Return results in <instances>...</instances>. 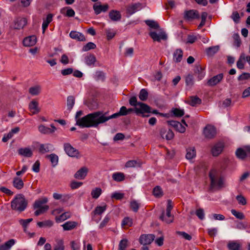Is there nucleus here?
Listing matches in <instances>:
<instances>
[{
  "label": "nucleus",
  "mask_w": 250,
  "mask_h": 250,
  "mask_svg": "<svg viewBox=\"0 0 250 250\" xmlns=\"http://www.w3.org/2000/svg\"><path fill=\"white\" fill-rule=\"evenodd\" d=\"M63 148L65 153L70 157H75L79 155V151L78 149L73 147L70 144L66 143L63 144Z\"/></svg>",
  "instance_id": "7"
},
{
  "label": "nucleus",
  "mask_w": 250,
  "mask_h": 250,
  "mask_svg": "<svg viewBox=\"0 0 250 250\" xmlns=\"http://www.w3.org/2000/svg\"><path fill=\"white\" fill-rule=\"evenodd\" d=\"M195 214L201 220H203L205 218L204 210L203 208H200L197 209L195 212Z\"/></svg>",
  "instance_id": "64"
},
{
  "label": "nucleus",
  "mask_w": 250,
  "mask_h": 250,
  "mask_svg": "<svg viewBox=\"0 0 250 250\" xmlns=\"http://www.w3.org/2000/svg\"><path fill=\"white\" fill-rule=\"evenodd\" d=\"M210 188L220 189L224 186L223 178L216 169H211L209 172Z\"/></svg>",
  "instance_id": "3"
},
{
  "label": "nucleus",
  "mask_w": 250,
  "mask_h": 250,
  "mask_svg": "<svg viewBox=\"0 0 250 250\" xmlns=\"http://www.w3.org/2000/svg\"><path fill=\"white\" fill-rule=\"evenodd\" d=\"M204 134L206 138L212 139L216 134V129L212 125H208L204 128Z\"/></svg>",
  "instance_id": "9"
},
{
  "label": "nucleus",
  "mask_w": 250,
  "mask_h": 250,
  "mask_svg": "<svg viewBox=\"0 0 250 250\" xmlns=\"http://www.w3.org/2000/svg\"><path fill=\"white\" fill-rule=\"evenodd\" d=\"M53 222L50 220H48L43 222H38L37 223V225L40 228L43 227H50L53 225Z\"/></svg>",
  "instance_id": "52"
},
{
  "label": "nucleus",
  "mask_w": 250,
  "mask_h": 250,
  "mask_svg": "<svg viewBox=\"0 0 250 250\" xmlns=\"http://www.w3.org/2000/svg\"><path fill=\"white\" fill-rule=\"evenodd\" d=\"M71 216L70 213L66 212L59 216H56L55 219L57 222H60L69 218Z\"/></svg>",
  "instance_id": "40"
},
{
  "label": "nucleus",
  "mask_w": 250,
  "mask_h": 250,
  "mask_svg": "<svg viewBox=\"0 0 250 250\" xmlns=\"http://www.w3.org/2000/svg\"><path fill=\"white\" fill-rule=\"evenodd\" d=\"M38 208V209L34 212L35 215L36 216H38L46 211L49 209V206L48 205H44L43 206V207Z\"/></svg>",
  "instance_id": "54"
},
{
  "label": "nucleus",
  "mask_w": 250,
  "mask_h": 250,
  "mask_svg": "<svg viewBox=\"0 0 250 250\" xmlns=\"http://www.w3.org/2000/svg\"><path fill=\"white\" fill-rule=\"evenodd\" d=\"M105 122L110 119L117 118L121 116H125L127 115V110L125 106H123L120 108L119 112L114 113L111 115H108V112H104Z\"/></svg>",
  "instance_id": "5"
},
{
  "label": "nucleus",
  "mask_w": 250,
  "mask_h": 250,
  "mask_svg": "<svg viewBox=\"0 0 250 250\" xmlns=\"http://www.w3.org/2000/svg\"><path fill=\"white\" fill-rule=\"evenodd\" d=\"M69 36L71 38L78 41L83 42L86 40L84 36L82 33L75 31H71Z\"/></svg>",
  "instance_id": "24"
},
{
  "label": "nucleus",
  "mask_w": 250,
  "mask_h": 250,
  "mask_svg": "<svg viewBox=\"0 0 250 250\" xmlns=\"http://www.w3.org/2000/svg\"><path fill=\"white\" fill-rule=\"evenodd\" d=\"M224 145L221 143H218L214 145L211 149V153L213 156H218L223 151Z\"/></svg>",
  "instance_id": "19"
},
{
  "label": "nucleus",
  "mask_w": 250,
  "mask_h": 250,
  "mask_svg": "<svg viewBox=\"0 0 250 250\" xmlns=\"http://www.w3.org/2000/svg\"><path fill=\"white\" fill-rule=\"evenodd\" d=\"M228 247L229 250H239L240 245L236 242H231L228 243Z\"/></svg>",
  "instance_id": "50"
},
{
  "label": "nucleus",
  "mask_w": 250,
  "mask_h": 250,
  "mask_svg": "<svg viewBox=\"0 0 250 250\" xmlns=\"http://www.w3.org/2000/svg\"><path fill=\"white\" fill-rule=\"evenodd\" d=\"M41 91V86L36 85L35 86L31 87L29 89V92L32 95H38Z\"/></svg>",
  "instance_id": "43"
},
{
  "label": "nucleus",
  "mask_w": 250,
  "mask_h": 250,
  "mask_svg": "<svg viewBox=\"0 0 250 250\" xmlns=\"http://www.w3.org/2000/svg\"><path fill=\"white\" fill-rule=\"evenodd\" d=\"M128 241L126 239H122L119 243V250H125L127 246Z\"/></svg>",
  "instance_id": "62"
},
{
  "label": "nucleus",
  "mask_w": 250,
  "mask_h": 250,
  "mask_svg": "<svg viewBox=\"0 0 250 250\" xmlns=\"http://www.w3.org/2000/svg\"><path fill=\"white\" fill-rule=\"evenodd\" d=\"M139 107L135 106V108H130L127 109V114H129L132 111H134V112L137 115H139L140 113H143L144 112H149L150 111V109H151L150 106L144 103H140L139 104Z\"/></svg>",
  "instance_id": "4"
},
{
  "label": "nucleus",
  "mask_w": 250,
  "mask_h": 250,
  "mask_svg": "<svg viewBox=\"0 0 250 250\" xmlns=\"http://www.w3.org/2000/svg\"><path fill=\"white\" fill-rule=\"evenodd\" d=\"M27 23V20L25 18H18L14 21V28L21 29L23 28Z\"/></svg>",
  "instance_id": "15"
},
{
  "label": "nucleus",
  "mask_w": 250,
  "mask_h": 250,
  "mask_svg": "<svg viewBox=\"0 0 250 250\" xmlns=\"http://www.w3.org/2000/svg\"><path fill=\"white\" fill-rule=\"evenodd\" d=\"M246 55L244 53H241L239 60L237 62V67L240 69L244 68V63L246 61Z\"/></svg>",
  "instance_id": "38"
},
{
  "label": "nucleus",
  "mask_w": 250,
  "mask_h": 250,
  "mask_svg": "<svg viewBox=\"0 0 250 250\" xmlns=\"http://www.w3.org/2000/svg\"><path fill=\"white\" fill-rule=\"evenodd\" d=\"M15 243V240L11 239L4 244L0 245V250H10Z\"/></svg>",
  "instance_id": "33"
},
{
  "label": "nucleus",
  "mask_w": 250,
  "mask_h": 250,
  "mask_svg": "<svg viewBox=\"0 0 250 250\" xmlns=\"http://www.w3.org/2000/svg\"><path fill=\"white\" fill-rule=\"evenodd\" d=\"M153 194L154 196L157 198L161 197L163 196V191L160 186L155 187L153 190Z\"/></svg>",
  "instance_id": "48"
},
{
  "label": "nucleus",
  "mask_w": 250,
  "mask_h": 250,
  "mask_svg": "<svg viewBox=\"0 0 250 250\" xmlns=\"http://www.w3.org/2000/svg\"><path fill=\"white\" fill-rule=\"evenodd\" d=\"M132 225V220L129 217H125L122 223V226L131 227Z\"/></svg>",
  "instance_id": "59"
},
{
  "label": "nucleus",
  "mask_w": 250,
  "mask_h": 250,
  "mask_svg": "<svg viewBox=\"0 0 250 250\" xmlns=\"http://www.w3.org/2000/svg\"><path fill=\"white\" fill-rule=\"evenodd\" d=\"M33 221L32 218H29L28 219H20L19 222V223L22 226L24 231H26V229L29 223Z\"/></svg>",
  "instance_id": "47"
},
{
  "label": "nucleus",
  "mask_w": 250,
  "mask_h": 250,
  "mask_svg": "<svg viewBox=\"0 0 250 250\" xmlns=\"http://www.w3.org/2000/svg\"><path fill=\"white\" fill-rule=\"evenodd\" d=\"M110 19L113 21H120L122 18V15L120 11L116 10H112L108 14Z\"/></svg>",
  "instance_id": "18"
},
{
  "label": "nucleus",
  "mask_w": 250,
  "mask_h": 250,
  "mask_svg": "<svg viewBox=\"0 0 250 250\" xmlns=\"http://www.w3.org/2000/svg\"><path fill=\"white\" fill-rule=\"evenodd\" d=\"M148 96V93L146 89H142L139 93V98L142 101H146Z\"/></svg>",
  "instance_id": "44"
},
{
  "label": "nucleus",
  "mask_w": 250,
  "mask_h": 250,
  "mask_svg": "<svg viewBox=\"0 0 250 250\" xmlns=\"http://www.w3.org/2000/svg\"><path fill=\"white\" fill-rule=\"evenodd\" d=\"M168 125L173 127L176 130L180 132L184 133L186 131V127L181 123L176 121H167Z\"/></svg>",
  "instance_id": "12"
},
{
  "label": "nucleus",
  "mask_w": 250,
  "mask_h": 250,
  "mask_svg": "<svg viewBox=\"0 0 250 250\" xmlns=\"http://www.w3.org/2000/svg\"><path fill=\"white\" fill-rule=\"evenodd\" d=\"M200 15L196 10H186L184 12L183 18L186 21H192L195 19H199Z\"/></svg>",
  "instance_id": "6"
},
{
  "label": "nucleus",
  "mask_w": 250,
  "mask_h": 250,
  "mask_svg": "<svg viewBox=\"0 0 250 250\" xmlns=\"http://www.w3.org/2000/svg\"><path fill=\"white\" fill-rule=\"evenodd\" d=\"M219 50V46L216 45L209 47L206 49V52L208 56H213Z\"/></svg>",
  "instance_id": "39"
},
{
  "label": "nucleus",
  "mask_w": 250,
  "mask_h": 250,
  "mask_svg": "<svg viewBox=\"0 0 250 250\" xmlns=\"http://www.w3.org/2000/svg\"><path fill=\"white\" fill-rule=\"evenodd\" d=\"M93 8L95 13L96 15H98L102 12H105L109 9V5L106 3L104 5L99 4V3H96L94 4Z\"/></svg>",
  "instance_id": "14"
},
{
  "label": "nucleus",
  "mask_w": 250,
  "mask_h": 250,
  "mask_svg": "<svg viewBox=\"0 0 250 250\" xmlns=\"http://www.w3.org/2000/svg\"><path fill=\"white\" fill-rule=\"evenodd\" d=\"M154 238L155 235L154 234H143L140 237L139 242L143 245H147L151 244Z\"/></svg>",
  "instance_id": "10"
},
{
  "label": "nucleus",
  "mask_w": 250,
  "mask_h": 250,
  "mask_svg": "<svg viewBox=\"0 0 250 250\" xmlns=\"http://www.w3.org/2000/svg\"><path fill=\"white\" fill-rule=\"evenodd\" d=\"M174 115L177 117H180L184 115V110L179 108H174L172 110Z\"/></svg>",
  "instance_id": "61"
},
{
  "label": "nucleus",
  "mask_w": 250,
  "mask_h": 250,
  "mask_svg": "<svg viewBox=\"0 0 250 250\" xmlns=\"http://www.w3.org/2000/svg\"><path fill=\"white\" fill-rule=\"evenodd\" d=\"M223 77V74L220 73L208 80L207 84L209 86H214L222 80Z\"/></svg>",
  "instance_id": "11"
},
{
  "label": "nucleus",
  "mask_w": 250,
  "mask_h": 250,
  "mask_svg": "<svg viewBox=\"0 0 250 250\" xmlns=\"http://www.w3.org/2000/svg\"><path fill=\"white\" fill-rule=\"evenodd\" d=\"M29 109L32 114H36L40 112L38 102L33 100L29 104Z\"/></svg>",
  "instance_id": "22"
},
{
  "label": "nucleus",
  "mask_w": 250,
  "mask_h": 250,
  "mask_svg": "<svg viewBox=\"0 0 250 250\" xmlns=\"http://www.w3.org/2000/svg\"><path fill=\"white\" fill-rule=\"evenodd\" d=\"M106 208V205H104V206H98L95 208L94 211L92 212V213L94 215H101L102 214L105 210Z\"/></svg>",
  "instance_id": "45"
},
{
  "label": "nucleus",
  "mask_w": 250,
  "mask_h": 250,
  "mask_svg": "<svg viewBox=\"0 0 250 250\" xmlns=\"http://www.w3.org/2000/svg\"><path fill=\"white\" fill-rule=\"evenodd\" d=\"M75 104V98L73 96H69L67 99V106L69 110H71Z\"/></svg>",
  "instance_id": "46"
},
{
  "label": "nucleus",
  "mask_w": 250,
  "mask_h": 250,
  "mask_svg": "<svg viewBox=\"0 0 250 250\" xmlns=\"http://www.w3.org/2000/svg\"><path fill=\"white\" fill-rule=\"evenodd\" d=\"M183 52L181 49H177L173 53V61L174 62H180L183 58Z\"/></svg>",
  "instance_id": "30"
},
{
  "label": "nucleus",
  "mask_w": 250,
  "mask_h": 250,
  "mask_svg": "<svg viewBox=\"0 0 250 250\" xmlns=\"http://www.w3.org/2000/svg\"><path fill=\"white\" fill-rule=\"evenodd\" d=\"M48 202L47 197H43L36 200L33 205L34 208H40L43 207V204L46 203Z\"/></svg>",
  "instance_id": "36"
},
{
  "label": "nucleus",
  "mask_w": 250,
  "mask_h": 250,
  "mask_svg": "<svg viewBox=\"0 0 250 250\" xmlns=\"http://www.w3.org/2000/svg\"><path fill=\"white\" fill-rule=\"evenodd\" d=\"M105 123L103 111H96L79 118L76 120V125L81 127H97L100 124Z\"/></svg>",
  "instance_id": "1"
},
{
  "label": "nucleus",
  "mask_w": 250,
  "mask_h": 250,
  "mask_svg": "<svg viewBox=\"0 0 250 250\" xmlns=\"http://www.w3.org/2000/svg\"><path fill=\"white\" fill-rule=\"evenodd\" d=\"M52 146L50 144H41L39 146V151L42 154H44L51 150Z\"/></svg>",
  "instance_id": "35"
},
{
  "label": "nucleus",
  "mask_w": 250,
  "mask_h": 250,
  "mask_svg": "<svg viewBox=\"0 0 250 250\" xmlns=\"http://www.w3.org/2000/svg\"><path fill=\"white\" fill-rule=\"evenodd\" d=\"M146 23L152 28L158 29L159 28L158 23L154 21L147 20L146 21Z\"/></svg>",
  "instance_id": "57"
},
{
  "label": "nucleus",
  "mask_w": 250,
  "mask_h": 250,
  "mask_svg": "<svg viewBox=\"0 0 250 250\" xmlns=\"http://www.w3.org/2000/svg\"><path fill=\"white\" fill-rule=\"evenodd\" d=\"M186 85L189 86L190 88L193 86L194 84V81L193 77L191 75L188 74L186 77Z\"/></svg>",
  "instance_id": "56"
},
{
  "label": "nucleus",
  "mask_w": 250,
  "mask_h": 250,
  "mask_svg": "<svg viewBox=\"0 0 250 250\" xmlns=\"http://www.w3.org/2000/svg\"><path fill=\"white\" fill-rule=\"evenodd\" d=\"M53 18V15L49 14L47 15L46 18L43 19V23L42 24V33L44 34L45 30L47 28L49 24L52 21Z\"/></svg>",
  "instance_id": "31"
},
{
  "label": "nucleus",
  "mask_w": 250,
  "mask_h": 250,
  "mask_svg": "<svg viewBox=\"0 0 250 250\" xmlns=\"http://www.w3.org/2000/svg\"><path fill=\"white\" fill-rule=\"evenodd\" d=\"M160 219L166 223L169 224L173 222L174 216L171 214V212L170 211H167L166 215L164 211H163L162 215L160 216Z\"/></svg>",
  "instance_id": "25"
},
{
  "label": "nucleus",
  "mask_w": 250,
  "mask_h": 250,
  "mask_svg": "<svg viewBox=\"0 0 250 250\" xmlns=\"http://www.w3.org/2000/svg\"><path fill=\"white\" fill-rule=\"evenodd\" d=\"M78 223L75 221H67L62 226L64 230H71L75 229L77 226Z\"/></svg>",
  "instance_id": "28"
},
{
  "label": "nucleus",
  "mask_w": 250,
  "mask_h": 250,
  "mask_svg": "<svg viewBox=\"0 0 250 250\" xmlns=\"http://www.w3.org/2000/svg\"><path fill=\"white\" fill-rule=\"evenodd\" d=\"M186 158L188 160H191L195 157L196 153L194 147H189L186 149Z\"/></svg>",
  "instance_id": "32"
},
{
  "label": "nucleus",
  "mask_w": 250,
  "mask_h": 250,
  "mask_svg": "<svg viewBox=\"0 0 250 250\" xmlns=\"http://www.w3.org/2000/svg\"><path fill=\"white\" fill-rule=\"evenodd\" d=\"M19 155L25 157H31L33 155V152L28 147L21 148L18 150Z\"/></svg>",
  "instance_id": "26"
},
{
  "label": "nucleus",
  "mask_w": 250,
  "mask_h": 250,
  "mask_svg": "<svg viewBox=\"0 0 250 250\" xmlns=\"http://www.w3.org/2000/svg\"><path fill=\"white\" fill-rule=\"evenodd\" d=\"M143 8L142 4L140 2L132 3L126 6V13L131 15L141 10Z\"/></svg>",
  "instance_id": "8"
},
{
  "label": "nucleus",
  "mask_w": 250,
  "mask_h": 250,
  "mask_svg": "<svg viewBox=\"0 0 250 250\" xmlns=\"http://www.w3.org/2000/svg\"><path fill=\"white\" fill-rule=\"evenodd\" d=\"M105 74L102 71H98L96 72V79L98 81H104L105 80Z\"/></svg>",
  "instance_id": "60"
},
{
  "label": "nucleus",
  "mask_w": 250,
  "mask_h": 250,
  "mask_svg": "<svg viewBox=\"0 0 250 250\" xmlns=\"http://www.w3.org/2000/svg\"><path fill=\"white\" fill-rule=\"evenodd\" d=\"M112 178L115 181L121 182L125 180V176L123 173L116 172L113 174Z\"/></svg>",
  "instance_id": "41"
},
{
  "label": "nucleus",
  "mask_w": 250,
  "mask_h": 250,
  "mask_svg": "<svg viewBox=\"0 0 250 250\" xmlns=\"http://www.w3.org/2000/svg\"><path fill=\"white\" fill-rule=\"evenodd\" d=\"M160 133L163 139L166 138L167 140L172 139L174 136V133L171 129L167 130L165 128L161 129Z\"/></svg>",
  "instance_id": "16"
},
{
  "label": "nucleus",
  "mask_w": 250,
  "mask_h": 250,
  "mask_svg": "<svg viewBox=\"0 0 250 250\" xmlns=\"http://www.w3.org/2000/svg\"><path fill=\"white\" fill-rule=\"evenodd\" d=\"M88 172V168L86 167L81 168L74 174V177L77 179H83L86 176Z\"/></svg>",
  "instance_id": "21"
},
{
  "label": "nucleus",
  "mask_w": 250,
  "mask_h": 250,
  "mask_svg": "<svg viewBox=\"0 0 250 250\" xmlns=\"http://www.w3.org/2000/svg\"><path fill=\"white\" fill-rule=\"evenodd\" d=\"M190 100L187 102V103L192 106H195L197 104H200L202 103V100L197 96H190Z\"/></svg>",
  "instance_id": "37"
},
{
  "label": "nucleus",
  "mask_w": 250,
  "mask_h": 250,
  "mask_svg": "<svg viewBox=\"0 0 250 250\" xmlns=\"http://www.w3.org/2000/svg\"><path fill=\"white\" fill-rule=\"evenodd\" d=\"M231 212L237 219L240 220L245 219V215L242 212L237 211L235 209H232L231 210Z\"/></svg>",
  "instance_id": "53"
},
{
  "label": "nucleus",
  "mask_w": 250,
  "mask_h": 250,
  "mask_svg": "<svg viewBox=\"0 0 250 250\" xmlns=\"http://www.w3.org/2000/svg\"><path fill=\"white\" fill-rule=\"evenodd\" d=\"M46 158L49 159L53 167L56 166L58 162V156L55 154L52 153L46 156Z\"/></svg>",
  "instance_id": "42"
},
{
  "label": "nucleus",
  "mask_w": 250,
  "mask_h": 250,
  "mask_svg": "<svg viewBox=\"0 0 250 250\" xmlns=\"http://www.w3.org/2000/svg\"><path fill=\"white\" fill-rule=\"evenodd\" d=\"M236 157L241 160H245L247 157V154L244 146L243 147L238 148L235 151Z\"/></svg>",
  "instance_id": "23"
},
{
  "label": "nucleus",
  "mask_w": 250,
  "mask_h": 250,
  "mask_svg": "<svg viewBox=\"0 0 250 250\" xmlns=\"http://www.w3.org/2000/svg\"><path fill=\"white\" fill-rule=\"evenodd\" d=\"M27 201L22 194H17L11 202V207L13 210L21 212L27 206Z\"/></svg>",
  "instance_id": "2"
},
{
  "label": "nucleus",
  "mask_w": 250,
  "mask_h": 250,
  "mask_svg": "<svg viewBox=\"0 0 250 250\" xmlns=\"http://www.w3.org/2000/svg\"><path fill=\"white\" fill-rule=\"evenodd\" d=\"M51 128L44 126V125H39L38 128L39 131L42 134H50L54 133L56 130V127L53 124L50 125Z\"/></svg>",
  "instance_id": "17"
},
{
  "label": "nucleus",
  "mask_w": 250,
  "mask_h": 250,
  "mask_svg": "<svg viewBox=\"0 0 250 250\" xmlns=\"http://www.w3.org/2000/svg\"><path fill=\"white\" fill-rule=\"evenodd\" d=\"M140 166L141 164L136 160H129L127 161L125 165L126 167H133Z\"/></svg>",
  "instance_id": "49"
},
{
  "label": "nucleus",
  "mask_w": 250,
  "mask_h": 250,
  "mask_svg": "<svg viewBox=\"0 0 250 250\" xmlns=\"http://www.w3.org/2000/svg\"><path fill=\"white\" fill-rule=\"evenodd\" d=\"M84 61L87 65H94L96 62V58L94 55L90 54L85 57Z\"/></svg>",
  "instance_id": "34"
},
{
  "label": "nucleus",
  "mask_w": 250,
  "mask_h": 250,
  "mask_svg": "<svg viewBox=\"0 0 250 250\" xmlns=\"http://www.w3.org/2000/svg\"><path fill=\"white\" fill-rule=\"evenodd\" d=\"M13 185L16 188L18 189H21L24 186V183L21 178L16 177L13 179Z\"/></svg>",
  "instance_id": "29"
},
{
  "label": "nucleus",
  "mask_w": 250,
  "mask_h": 250,
  "mask_svg": "<svg viewBox=\"0 0 250 250\" xmlns=\"http://www.w3.org/2000/svg\"><path fill=\"white\" fill-rule=\"evenodd\" d=\"M236 199L239 204L243 206L247 204L246 199L244 196L242 195H238L236 196Z\"/></svg>",
  "instance_id": "63"
},
{
  "label": "nucleus",
  "mask_w": 250,
  "mask_h": 250,
  "mask_svg": "<svg viewBox=\"0 0 250 250\" xmlns=\"http://www.w3.org/2000/svg\"><path fill=\"white\" fill-rule=\"evenodd\" d=\"M102 193V189L100 188H96L93 189L91 194L93 198L97 199Z\"/></svg>",
  "instance_id": "51"
},
{
  "label": "nucleus",
  "mask_w": 250,
  "mask_h": 250,
  "mask_svg": "<svg viewBox=\"0 0 250 250\" xmlns=\"http://www.w3.org/2000/svg\"><path fill=\"white\" fill-rule=\"evenodd\" d=\"M37 42V38L33 35L24 38L23 41V44L25 46H32L34 45Z\"/></svg>",
  "instance_id": "20"
},
{
  "label": "nucleus",
  "mask_w": 250,
  "mask_h": 250,
  "mask_svg": "<svg viewBox=\"0 0 250 250\" xmlns=\"http://www.w3.org/2000/svg\"><path fill=\"white\" fill-rule=\"evenodd\" d=\"M130 206L131 209L136 212L139 209L140 204L136 201L133 200L130 202Z\"/></svg>",
  "instance_id": "58"
},
{
  "label": "nucleus",
  "mask_w": 250,
  "mask_h": 250,
  "mask_svg": "<svg viewBox=\"0 0 250 250\" xmlns=\"http://www.w3.org/2000/svg\"><path fill=\"white\" fill-rule=\"evenodd\" d=\"M96 47L95 43L92 42H88L86 45L83 46L82 50L83 51H87L90 49H94Z\"/></svg>",
  "instance_id": "55"
},
{
  "label": "nucleus",
  "mask_w": 250,
  "mask_h": 250,
  "mask_svg": "<svg viewBox=\"0 0 250 250\" xmlns=\"http://www.w3.org/2000/svg\"><path fill=\"white\" fill-rule=\"evenodd\" d=\"M149 35L154 42L157 41L160 42L161 40H166L167 38V34L164 32H162L159 34H158L154 31L150 32Z\"/></svg>",
  "instance_id": "13"
},
{
  "label": "nucleus",
  "mask_w": 250,
  "mask_h": 250,
  "mask_svg": "<svg viewBox=\"0 0 250 250\" xmlns=\"http://www.w3.org/2000/svg\"><path fill=\"white\" fill-rule=\"evenodd\" d=\"M20 131V127H16L11 129V130L7 134H5L2 139L3 142H6L8 140L10 139L14 134L17 133Z\"/></svg>",
  "instance_id": "27"
}]
</instances>
